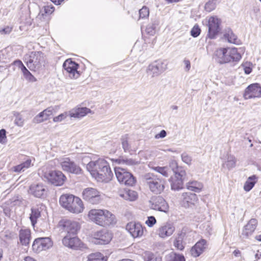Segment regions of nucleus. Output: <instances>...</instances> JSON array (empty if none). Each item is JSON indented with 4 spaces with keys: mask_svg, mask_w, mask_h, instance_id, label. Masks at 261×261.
<instances>
[{
    "mask_svg": "<svg viewBox=\"0 0 261 261\" xmlns=\"http://www.w3.org/2000/svg\"><path fill=\"white\" fill-rule=\"evenodd\" d=\"M86 168L92 176L98 182H108L113 176L108 163L102 159L90 162L87 165Z\"/></svg>",
    "mask_w": 261,
    "mask_h": 261,
    "instance_id": "1",
    "label": "nucleus"
},
{
    "mask_svg": "<svg viewBox=\"0 0 261 261\" xmlns=\"http://www.w3.org/2000/svg\"><path fill=\"white\" fill-rule=\"evenodd\" d=\"M88 216L92 222L104 227L116 222L115 215L106 210H91L88 213Z\"/></svg>",
    "mask_w": 261,
    "mask_h": 261,
    "instance_id": "2",
    "label": "nucleus"
},
{
    "mask_svg": "<svg viewBox=\"0 0 261 261\" xmlns=\"http://www.w3.org/2000/svg\"><path fill=\"white\" fill-rule=\"evenodd\" d=\"M61 205L69 212L80 214L83 212L84 205L82 200L72 194H64L60 198Z\"/></svg>",
    "mask_w": 261,
    "mask_h": 261,
    "instance_id": "3",
    "label": "nucleus"
},
{
    "mask_svg": "<svg viewBox=\"0 0 261 261\" xmlns=\"http://www.w3.org/2000/svg\"><path fill=\"white\" fill-rule=\"evenodd\" d=\"M239 50L237 48H220L215 53L216 60L220 64L230 62H238L242 58Z\"/></svg>",
    "mask_w": 261,
    "mask_h": 261,
    "instance_id": "4",
    "label": "nucleus"
},
{
    "mask_svg": "<svg viewBox=\"0 0 261 261\" xmlns=\"http://www.w3.org/2000/svg\"><path fill=\"white\" fill-rule=\"evenodd\" d=\"M38 174L44 180L56 186L63 185L66 179L65 175L61 171L49 170L46 167L39 170Z\"/></svg>",
    "mask_w": 261,
    "mask_h": 261,
    "instance_id": "5",
    "label": "nucleus"
},
{
    "mask_svg": "<svg viewBox=\"0 0 261 261\" xmlns=\"http://www.w3.org/2000/svg\"><path fill=\"white\" fill-rule=\"evenodd\" d=\"M25 61L31 70L39 71L44 66L45 56L41 51H32L25 56Z\"/></svg>",
    "mask_w": 261,
    "mask_h": 261,
    "instance_id": "6",
    "label": "nucleus"
},
{
    "mask_svg": "<svg viewBox=\"0 0 261 261\" xmlns=\"http://www.w3.org/2000/svg\"><path fill=\"white\" fill-rule=\"evenodd\" d=\"M144 180L149 190L154 194H160L164 190V182L153 173L146 174Z\"/></svg>",
    "mask_w": 261,
    "mask_h": 261,
    "instance_id": "7",
    "label": "nucleus"
},
{
    "mask_svg": "<svg viewBox=\"0 0 261 261\" xmlns=\"http://www.w3.org/2000/svg\"><path fill=\"white\" fill-rule=\"evenodd\" d=\"M167 62L165 60H156L147 66L146 73L151 78L158 77L167 69Z\"/></svg>",
    "mask_w": 261,
    "mask_h": 261,
    "instance_id": "8",
    "label": "nucleus"
},
{
    "mask_svg": "<svg viewBox=\"0 0 261 261\" xmlns=\"http://www.w3.org/2000/svg\"><path fill=\"white\" fill-rule=\"evenodd\" d=\"M114 170L118 181L121 184L132 186L135 184V177L125 169L120 167H115Z\"/></svg>",
    "mask_w": 261,
    "mask_h": 261,
    "instance_id": "9",
    "label": "nucleus"
},
{
    "mask_svg": "<svg viewBox=\"0 0 261 261\" xmlns=\"http://www.w3.org/2000/svg\"><path fill=\"white\" fill-rule=\"evenodd\" d=\"M186 178V172L183 168H178L175 171L174 177L170 179L171 189L178 191L183 188L184 181Z\"/></svg>",
    "mask_w": 261,
    "mask_h": 261,
    "instance_id": "10",
    "label": "nucleus"
},
{
    "mask_svg": "<svg viewBox=\"0 0 261 261\" xmlns=\"http://www.w3.org/2000/svg\"><path fill=\"white\" fill-rule=\"evenodd\" d=\"M112 239V234L109 230L102 229L92 234L91 241L96 245L108 244Z\"/></svg>",
    "mask_w": 261,
    "mask_h": 261,
    "instance_id": "11",
    "label": "nucleus"
},
{
    "mask_svg": "<svg viewBox=\"0 0 261 261\" xmlns=\"http://www.w3.org/2000/svg\"><path fill=\"white\" fill-rule=\"evenodd\" d=\"M82 197L85 201L92 204H97L102 200L100 192L93 188L85 189L82 192Z\"/></svg>",
    "mask_w": 261,
    "mask_h": 261,
    "instance_id": "12",
    "label": "nucleus"
},
{
    "mask_svg": "<svg viewBox=\"0 0 261 261\" xmlns=\"http://www.w3.org/2000/svg\"><path fill=\"white\" fill-rule=\"evenodd\" d=\"M59 225L63 231L67 233V235H76L80 228L78 222L68 219L60 221Z\"/></svg>",
    "mask_w": 261,
    "mask_h": 261,
    "instance_id": "13",
    "label": "nucleus"
},
{
    "mask_svg": "<svg viewBox=\"0 0 261 261\" xmlns=\"http://www.w3.org/2000/svg\"><path fill=\"white\" fill-rule=\"evenodd\" d=\"M150 208L167 213L169 210V206L166 200L161 196H152L149 200Z\"/></svg>",
    "mask_w": 261,
    "mask_h": 261,
    "instance_id": "14",
    "label": "nucleus"
},
{
    "mask_svg": "<svg viewBox=\"0 0 261 261\" xmlns=\"http://www.w3.org/2000/svg\"><path fill=\"white\" fill-rule=\"evenodd\" d=\"M47 189L42 183H33L28 190V193L38 198H44L47 195Z\"/></svg>",
    "mask_w": 261,
    "mask_h": 261,
    "instance_id": "15",
    "label": "nucleus"
},
{
    "mask_svg": "<svg viewBox=\"0 0 261 261\" xmlns=\"http://www.w3.org/2000/svg\"><path fill=\"white\" fill-rule=\"evenodd\" d=\"M60 164L62 169L66 172L75 174L82 173V170L81 167L69 158H65L61 160Z\"/></svg>",
    "mask_w": 261,
    "mask_h": 261,
    "instance_id": "16",
    "label": "nucleus"
},
{
    "mask_svg": "<svg viewBox=\"0 0 261 261\" xmlns=\"http://www.w3.org/2000/svg\"><path fill=\"white\" fill-rule=\"evenodd\" d=\"M52 246L53 242L49 238H39L34 241L32 249L34 252L39 253L43 250L48 249Z\"/></svg>",
    "mask_w": 261,
    "mask_h": 261,
    "instance_id": "17",
    "label": "nucleus"
},
{
    "mask_svg": "<svg viewBox=\"0 0 261 261\" xmlns=\"http://www.w3.org/2000/svg\"><path fill=\"white\" fill-rule=\"evenodd\" d=\"M63 67L71 79H77L80 76L77 71L79 65L71 59H67L63 63Z\"/></svg>",
    "mask_w": 261,
    "mask_h": 261,
    "instance_id": "18",
    "label": "nucleus"
},
{
    "mask_svg": "<svg viewBox=\"0 0 261 261\" xmlns=\"http://www.w3.org/2000/svg\"><path fill=\"white\" fill-rule=\"evenodd\" d=\"M261 97V86L258 83L250 85L245 89L244 97L245 99Z\"/></svg>",
    "mask_w": 261,
    "mask_h": 261,
    "instance_id": "19",
    "label": "nucleus"
},
{
    "mask_svg": "<svg viewBox=\"0 0 261 261\" xmlns=\"http://www.w3.org/2000/svg\"><path fill=\"white\" fill-rule=\"evenodd\" d=\"M220 20L216 17H211L208 21V32L207 36L211 39H214L220 30Z\"/></svg>",
    "mask_w": 261,
    "mask_h": 261,
    "instance_id": "20",
    "label": "nucleus"
},
{
    "mask_svg": "<svg viewBox=\"0 0 261 261\" xmlns=\"http://www.w3.org/2000/svg\"><path fill=\"white\" fill-rule=\"evenodd\" d=\"M57 110V107H48L34 118V122L40 123L48 120L51 115L56 113Z\"/></svg>",
    "mask_w": 261,
    "mask_h": 261,
    "instance_id": "21",
    "label": "nucleus"
},
{
    "mask_svg": "<svg viewBox=\"0 0 261 261\" xmlns=\"http://www.w3.org/2000/svg\"><path fill=\"white\" fill-rule=\"evenodd\" d=\"M175 231L173 224L170 222L163 224L157 230V234L163 239L171 236Z\"/></svg>",
    "mask_w": 261,
    "mask_h": 261,
    "instance_id": "22",
    "label": "nucleus"
},
{
    "mask_svg": "<svg viewBox=\"0 0 261 261\" xmlns=\"http://www.w3.org/2000/svg\"><path fill=\"white\" fill-rule=\"evenodd\" d=\"M126 230L134 238H140L143 234V227L140 223L131 222L126 226Z\"/></svg>",
    "mask_w": 261,
    "mask_h": 261,
    "instance_id": "23",
    "label": "nucleus"
},
{
    "mask_svg": "<svg viewBox=\"0 0 261 261\" xmlns=\"http://www.w3.org/2000/svg\"><path fill=\"white\" fill-rule=\"evenodd\" d=\"M62 243L65 246L74 249L81 245V241L75 235H66L63 239Z\"/></svg>",
    "mask_w": 261,
    "mask_h": 261,
    "instance_id": "24",
    "label": "nucleus"
},
{
    "mask_svg": "<svg viewBox=\"0 0 261 261\" xmlns=\"http://www.w3.org/2000/svg\"><path fill=\"white\" fill-rule=\"evenodd\" d=\"M257 225V221L256 219H250L247 224L244 227L241 237L247 239L255 230Z\"/></svg>",
    "mask_w": 261,
    "mask_h": 261,
    "instance_id": "25",
    "label": "nucleus"
},
{
    "mask_svg": "<svg viewBox=\"0 0 261 261\" xmlns=\"http://www.w3.org/2000/svg\"><path fill=\"white\" fill-rule=\"evenodd\" d=\"M207 246V242L205 240H200L191 249V255L194 257L200 256L206 248Z\"/></svg>",
    "mask_w": 261,
    "mask_h": 261,
    "instance_id": "26",
    "label": "nucleus"
},
{
    "mask_svg": "<svg viewBox=\"0 0 261 261\" xmlns=\"http://www.w3.org/2000/svg\"><path fill=\"white\" fill-rule=\"evenodd\" d=\"M197 201V196L191 192L184 193L182 194L181 204L185 207H189L194 205Z\"/></svg>",
    "mask_w": 261,
    "mask_h": 261,
    "instance_id": "27",
    "label": "nucleus"
},
{
    "mask_svg": "<svg viewBox=\"0 0 261 261\" xmlns=\"http://www.w3.org/2000/svg\"><path fill=\"white\" fill-rule=\"evenodd\" d=\"M91 113V110L86 107H75L69 112L70 117L81 118L89 113Z\"/></svg>",
    "mask_w": 261,
    "mask_h": 261,
    "instance_id": "28",
    "label": "nucleus"
},
{
    "mask_svg": "<svg viewBox=\"0 0 261 261\" xmlns=\"http://www.w3.org/2000/svg\"><path fill=\"white\" fill-rule=\"evenodd\" d=\"M42 206L36 205L32 207L31 213L30 216V219L32 225L34 227L37 222V220L41 216V212L42 211Z\"/></svg>",
    "mask_w": 261,
    "mask_h": 261,
    "instance_id": "29",
    "label": "nucleus"
},
{
    "mask_svg": "<svg viewBox=\"0 0 261 261\" xmlns=\"http://www.w3.org/2000/svg\"><path fill=\"white\" fill-rule=\"evenodd\" d=\"M31 239V231L29 229H21L19 231V240L22 245L29 244Z\"/></svg>",
    "mask_w": 261,
    "mask_h": 261,
    "instance_id": "30",
    "label": "nucleus"
},
{
    "mask_svg": "<svg viewBox=\"0 0 261 261\" xmlns=\"http://www.w3.org/2000/svg\"><path fill=\"white\" fill-rule=\"evenodd\" d=\"M257 179L258 177L255 175L249 176L244 184L243 187L244 190L246 192L250 191L257 182Z\"/></svg>",
    "mask_w": 261,
    "mask_h": 261,
    "instance_id": "31",
    "label": "nucleus"
},
{
    "mask_svg": "<svg viewBox=\"0 0 261 261\" xmlns=\"http://www.w3.org/2000/svg\"><path fill=\"white\" fill-rule=\"evenodd\" d=\"M186 236V233L184 232L179 233L177 237L175 238L173 245L174 246L179 250H182L185 248V245L183 244V240Z\"/></svg>",
    "mask_w": 261,
    "mask_h": 261,
    "instance_id": "32",
    "label": "nucleus"
},
{
    "mask_svg": "<svg viewBox=\"0 0 261 261\" xmlns=\"http://www.w3.org/2000/svg\"><path fill=\"white\" fill-rule=\"evenodd\" d=\"M224 37L225 39H227L229 43L236 44L238 42L237 36L232 32V30L229 29L225 30Z\"/></svg>",
    "mask_w": 261,
    "mask_h": 261,
    "instance_id": "33",
    "label": "nucleus"
},
{
    "mask_svg": "<svg viewBox=\"0 0 261 261\" xmlns=\"http://www.w3.org/2000/svg\"><path fill=\"white\" fill-rule=\"evenodd\" d=\"M187 186L188 189L195 192H199L203 188L202 184L197 181L189 182Z\"/></svg>",
    "mask_w": 261,
    "mask_h": 261,
    "instance_id": "34",
    "label": "nucleus"
},
{
    "mask_svg": "<svg viewBox=\"0 0 261 261\" xmlns=\"http://www.w3.org/2000/svg\"><path fill=\"white\" fill-rule=\"evenodd\" d=\"M121 196L125 199L132 201H135L138 197L137 193L131 190L126 191L123 194H121Z\"/></svg>",
    "mask_w": 261,
    "mask_h": 261,
    "instance_id": "35",
    "label": "nucleus"
},
{
    "mask_svg": "<svg viewBox=\"0 0 261 261\" xmlns=\"http://www.w3.org/2000/svg\"><path fill=\"white\" fill-rule=\"evenodd\" d=\"M87 261H107V260L101 253L96 252L89 254Z\"/></svg>",
    "mask_w": 261,
    "mask_h": 261,
    "instance_id": "36",
    "label": "nucleus"
},
{
    "mask_svg": "<svg viewBox=\"0 0 261 261\" xmlns=\"http://www.w3.org/2000/svg\"><path fill=\"white\" fill-rule=\"evenodd\" d=\"M121 141L124 151L125 152H129L131 151V146L130 144L128 142L127 135L122 136L121 138Z\"/></svg>",
    "mask_w": 261,
    "mask_h": 261,
    "instance_id": "37",
    "label": "nucleus"
},
{
    "mask_svg": "<svg viewBox=\"0 0 261 261\" xmlns=\"http://www.w3.org/2000/svg\"><path fill=\"white\" fill-rule=\"evenodd\" d=\"M167 261H186L184 255L175 253H171L167 256Z\"/></svg>",
    "mask_w": 261,
    "mask_h": 261,
    "instance_id": "38",
    "label": "nucleus"
},
{
    "mask_svg": "<svg viewBox=\"0 0 261 261\" xmlns=\"http://www.w3.org/2000/svg\"><path fill=\"white\" fill-rule=\"evenodd\" d=\"M154 170L160 173L165 177H168L170 174V170L168 167H159L157 166L154 168Z\"/></svg>",
    "mask_w": 261,
    "mask_h": 261,
    "instance_id": "39",
    "label": "nucleus"
},
{
    "mask_svg": "<svg viewBox=\"0 0 261 261\" xmlns=\"http://www.w3.org/2000/svg\"><path fill=\"white\" fill-rule=\"evenodd\" d=\"M120 164L126 165L128 166H134L139 164V162L132 159H125L120 160Z\"/></svg>",
    "mask_w": 261,
    "mask_h": 261,
    "instance_id": "40",
    "label": "nucleus"
},
{
    "mask_svg": "<svg viewBox=\"0 0 261 261\" xmlns=\"http://www.w3.org/2000/svg\"><path fill=\"white\" fill-rule=\"evenodd\" d=\"M13 114L14 116L15 117L14 121L15 124L18 126H22L23 125L24 122L22 116L19 112L16 111H14Z\"/></svg>",
    "mask_w": 261,
    "mask_h": 261,
    "instance_id": "41",
    "label": "nucleus"
},
{
    "mask_svg": "<svg viewBox=\"0 0 261 261\" xmlns=\"http://www.w3.org/2000/svg\"><path fill=\"white\" fill-rule=\"evenodd\" d=\"M23 75L25 79L31 82H34L36 81V78L32 74V73L27 69L25 67L22 71Z\"/></svg>",
    "mask_w": 261,
    "mask_h": 261,
    "instance_id": "42",
    "label": "nucleus"
},
{
    "mask_svg": "<svg viewBox=\"0 0 261 261\" xmlns=\"http://www.w3.org/2000/svg\"><path fill=\"white\" fill-rule=\"evenodd\" d=\"M54 11L55 8L53 5H46L41 9L40 13H42V15L44 14H51Z\"/></svg>",
    "mask_w": 261,
    "mask_h": 261,
    "instance_id": "43",
    "label": "nucleus"
},
{
    "mask_svg": "<svg viewBox=\"0 0 261 261\" xmlns=\"http://www.w3.org/2000/svg\"><path fill=\"white\" fill-rule=\"evenodd\" d=\"M216 0H210L205 5V9L207 12L214 10L216 6Z\"/></svg>",
    "mask_w": 261,
    "mask_h": 261,
    "instance_id": "44",
    "label": "nucleus"
},
{
    "mask_svg": "<svg viewBox=\"0 0 261 261\" xmlns=\"http://www.w3.org/2000/svg\"><path fill=\"white\" fill-rule=\"evenodd\" d=\"M236 160L234 156L229 155L226 162V166L229 169L234 168L236 166Z\"/></svg>",
    "mask_w": 261,
    "mask_h": 261,
    "instance_id": "45",
    "label": "nucleus"
},
{
    "mask_svg": "<svg viewBox=\"0 0 261 261\" xmlns=\"http://www.w3.org/2000/svg\"><path fill=\"white\" fill-rule=\"evenodd\" d=\"M149 14V9L146 6H143L139 10L140 18H146L148 17Z\"/></svg>",
    "mask_w": 261,
    "mask_h": 261,
    "instance_id": "46",
    "label": "nucleus"
},
{
    "mask_svg": "<svg viewBox=\"0 0 261 261\" xmlns=\"http://www.w3.org/2000/svg\"><path fill=\"white\" fill-rule=\"evenodd\" d=\"M182 161L188 165H191L192 162V156L188 153L184 152L181 154Z\"/></svg>",
    "mask_w": 261,
    "mask_h": 261,
    "instance_id": "47",
    "label": "nucleus"
},
{
    "mask_svg": "<svg viewBox=\"0 0 261 261\" xmlns=\"http://www.w3.org/2000/svg\"><path fill=\"white\" fill-rule=\"evenodd\" d=\"M162 257L158 255L149 253L147 255L145 261H162Z\"/></svg>",
    "mask_w": 261,
    "mask_h": 261,
    "instance_id": "48",
    "label": "nucleus"
},
{
    "mask_svg": "<svg viewBox=\"0 0 261 261\" xmlns=\"http://www.w3.org/2000/svg\"><path fill=\"white\" fill-rule=\"evenodd\" d=\"M201 32V30L197 24H195L191 30L190 34L193 37H198Z\"/></svg>",
    "mask_w": 261,
    "mask_h": 261,
    "instance_id": "49",
    "label": "nucleus"
},
{
    "mask_svg": "<svg viewBox=\"0 0 261 261\" xmlns=\"http://www.w3.org/2000/svg\"><path fill=\"white\" fill-rule=\"evenodd\" d=\"M68 116L67 112H64L58 115V116L55 117L53 118V121L54 122H61L64 120Z\"/></svg>",
    "mask_w": 261,
    "mask_h": 261,
    "instance_id": "50",
    "label": "nucleus"
},
{
    "mask_svg": "<svg viewBox=\"0 0 261 261\" xmlns=\"http://www.w3.org/2000/svg\"><path fill=\"white\" fill-rule=\"evenodd\" d=\"M0 143L3 144L7 143L6 131L3 128L0 130Z\"/></svg>",
    "mask_w": 261,
    "mask_h": 261,
    "instance_id": "51",
    "label": "nucleus"
},
{
    "mask_svg": "<svg viewBox=\"0 0 261 261\" xmlns=\"http://www.w3.org/2000/svg\"><path fill=\"white\" fill-rule=\"evenodd\" d=\"M155 26L154 24L147 25L146 28V33L150 35H153L155 32Z\"/></svg>",
    "mask_w": 261,
    "mask_h": 261,
    "instance_id": "52",
    "label": "nucleus"
},
{
    "mask_svg": "<svg viewBox=\"0 0 261 261\" xmlns=\"http://www.w3.org/2000/svg\"><path fill=\"white\" fill-rule=\"evenodd\" d=\"M156 220L154 216H149L148 217L145 223L148 226L151 227L156 223Z\"/></svg>",
    "mask_w": 261,
    "mask_h": 261,
    "instance_id": "53",
    "label": "nucleus"
},
{
    "mask_svg": "<svg viewBox=\"0 0 261 261\" xmlns=\"http://www.w3.org/2000/svg\"><path fill=\"white\" fill-rule=\"evenodd\" d=\"M20 164L24 171L30 168L31 166H33V164H32V160L30 159H28L25 162Z\"/></svg>",
    "mask_w": 261,
    "mask_h": 261,
    "instance_id": "54",
    "label": "nucleus"
},
{
    "mask_svg": "<svg viewBox=\"0 0 261 261\" xmlns=\"http://www.w3.org/2000/svg\"><path fill=\"white\" fill-rule=\"evenodd\" d=\"M169 167L171 168L172 170L175 174V171L178 168H182L181 167H178L177 163L175 161H172L169 164Z\"/></svg>",
    "mask_w": 261,
    "mask_h": 261,
    "instance_id": "55",
    "label": "nucleus"
},
{
    "mask_svg": "<svg viewBox=\"0 0 261 261\" xmlns=\"http://www.w3.org/2000/svg\"><path fill=\"white\" fill-rule=\"evenodd\" d=\"M13 64L17 66L19 68L21 69V71L24 69V68H25V66L23 65L22 62L19 60L14 61Z\"/></svg>",
    "mask_w": 261,
    "mask_h": 261,
    "instance_id": "56",
    "label": "nucleus"
},
{
    "mask_svg": "<svg viewBox=\"0 0 261 261\" xmlns=\"http://www.w3.org/2000/svg\"><path fill=\"white\" fill-rule=\"evenodd\" d=\"M167 135V133L165 130H162L160 133L155 135V138L156 139H159L160 138H164Z\"/></svg>",
    "mask_w": 261,
    "mask_h": 261,
    "instance_id": "57",
    "label": "nucleus"
},
{
    "mask_svg": "<svg viewBox=\"0 0 261 261\" xmlns=\"http://www.w3.org/2000/svg\"><path fill=\"white\" fill-rule=\"evenodd\" d=\"M13 171L15 172L20 173V172L24 171V170H23V167H22L21 164H19L16 166H14L13 168Z\"/></svg>",
    "mask_w": 261,
    "mask_h": 261,
    "instance_id": "58",
    "label": "nucleus"
},
{
    "mask_svg": "<svg viewBox=\"0 0 261 261\" xmlns=\"http://www.w3.org/2000/svg\"><path fill=\"white\" fill-rule=\"evenodd\" d=\"M12 31V28L9 27H7L5 28L4 29L1 30L0 31V33L2 34H8L10 33V32Z\"/></svg>",
    "mask_w": 261,
    "mask_h": 261,
    "instance_id": "59",
    "label": "nucleus"
},
{
    "mask_svg": "<svg viewBox=\"0 0 261 261\" xmlns=\"http://www.w3.org/2000/svg\"><path fill=\"white\" fill-rule=\"evenodd\" d=\"M184 62V64L186 66L185 69L186 71H188L190 69V68H191L190 62L188 60H185Z\"/></svg>",
    "mask_w": 261,
    "mask_h": 261,
    "instance_id": "60",
    "label": "nucleus"
},
{
    "mask_svg": "<svg viewBox=\"0 0 261 261\" xmlns=\"http://www.w3.org/2000/svg\"><path fill=\"white\" fill-rule=\"evenodd\" d=\"M244 70L246 74H249L251 72L252 68L249 66H244Z\"/></svg>",
    "mask_w": 261,
    "mask_h": 261,
    "instance_id": "61",
    "label": "nucleus"
},
{
    "mask_svg": "<svg viewBox=\"0 0 261 261\" xmlns=\"http://www.w3.org/2000/svg\"><path fill=\"white\" fill-rule=\"evenodd\" d=\"M3 211H4V213L5 214V215L7 216H10V209L8 207L3 208Z\"/></svg>",
    "mask_w": 261,
    "mask_h": 261,
    "instance_id": "62",
    "label": "nucleus"
},
{
    "mask_svg": "<svg viewBox=\"0 0 261 261\" xmlns=\"http://www.w3.org/2000/svg\"><path fill=\"white\" fill-rule=\"evenodd\" d=\"M55 5H60L61 3L63 2L64 0H50Z\"/></svg>",
    "mask_w": 261,
    "mask_h": 261,
    "instance_id": "63",
    "label": "nucleus"
},
{
    "mask_svg": "<svg viewBox=\"0 0 261 261\" xmlns=\"http://www.w3.org/2000/svg\"><path fill=\"white\" fill-rule=\"evenodd\" d=\"M24 261H36L33 258L27 256L25 258Z\"/></svg>",
    "mask_w": 261,
    "mask_h": 261,
    "instance_id": "64",
    "label": "nucleus"
}]
</instances>
